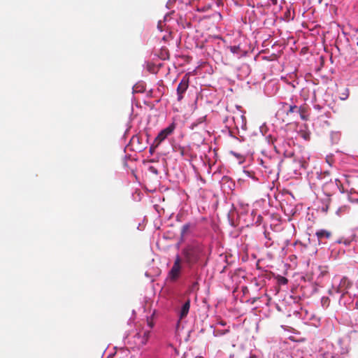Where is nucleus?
I'll list each match as a JSON object with an SVG mask.
<instances>
[{
	"label": "nucleus",
	"mask_w": 358,
	"mask_h": 358,
	"mask_svg": "<svg viewBox=\"0 0 358 358\" xmlns=\"http://www.w3.org/2000/svg\"><path fill=\"white\" fill-rule=\"evenodd\" d=\"M328 209H329V203H323V205L322 206V211L327 213L328 211Z\"/></svg>",
	"instance_id": "obj_32"
},
{
	"label": "nucleus",
	"mask_w": 358,
	"mask_h": 358,
	"mask_svg": "<svg viewBox=\"0 0 358 358\" xmlns=\"http://www.w3.org/2000/svg\"><path fill=\"white\" fill-rule=\"evenodd\" d=\"M152 147H150V152H152Z\"/></svg>",
	"instance_id": "obj_44"
},
{
	"label": "nucleus",
	"mask_w": 358,
	"mask_h": 358,
	"mask_svg": "<svg viewBox=\"0 0 358 358\" xmlns=\"http://www.w3.org/2000/svg\"><path fill=\"white\" fill-rule=\"evenodd\" d=\"M176 129V123L171 122L166 128L162 129L157 136L155 138V143L156 146H158L162 142H163L169 136H170L174 131Z\"/></svg>",
	"instance_id": "obj_7"
},
{
	"label": "nucleus",
	"mask_w": 358,
	"mask_h": 358,
	"mask_svg": "<svg viewBox=\"0 0 358 358\" xmlns=\"http://www.w3.org/2000/svg\"><path fill=\"white\" fill-rule=\"evenodd\" d=\"M133 93H143L145 91V87L143 83L136 84L133 88Z\"/></svg>",
	"instance_id": "obj_20"
},
{
	"label": "nucleus",
	"mask_w": 358,
	"mask_h": 358,
	"mask_svg": "<svg viewBox=\"0 0 358 358\" xmlns=\"http://www.w3.org/2000/svg\"><path fill=\"white\" fill-rule=\"evenodd\" d=\"M338 94L341 100H346L349 96V89L345 86H341L338 88Z\"/></svg>",
	"instance_id": "obj_16"
},
{
	"label": "nucleus",
	"mask_w": 358,
	"mask_h": 358,
	"mask_svg": "<svg viewBox=\"0 0 358 358\" xmlns=\"http://www.w3.org/2000/svg\"><path fill=\"white\" fill-rule=\"evenodd\" d=\"M193 224L190 222L185 223L181 228L180 242L182 243L185 241V236L189 232L190 228Z\"/></svg>",
	"instance_id": "obj_18"
},
{
	"label": "nucleus",
	"mask_w": 358,
	"mask_h": 358,
	"mask_svg": "<svg viewBox=\"0 0 358 358\" xmlns=\"http://www.w3.org/2000/svg\"><path fill=\"white\" fill-rule=\"evenodd\" d=\"M136 138L138 141V137L137 136L134 135L130 141H134Z\"/></svg>",
	"instance_id": "obj_40"
},
{
	"label": "nucleus",
	"mask_w": 358,
	"mask_h": 358,
	"mask_svg": "<svg viewBox=\"0 0 358 358\" xmlns=\"http://www.w3.org/2000/svg\"><path fill=\"white\" fill-rule=\"evenodd\" d=\"M169 3V2H167V3H166V7H167L168 8H169V6H168Z\"/></svg>",
	"instance_id": "obj_46"
},
{
	"label": "nucleus",
	"mask_w": 358,
	"mask_h": 358,
	"mask_svg": "<svg viewBox=\"0 0 358 358\" xmlns=\"http://www.w3.org/2000/svg\"><path fill=\"white\" fill-rule=\"evenodd\" d=\"M189 79L187 75L183 76V78L180 80L176 89L177 100L178 101H180L183 99L184 94L186 92L189 87Z\"/></svg>",
	"instance_id": "obj_8"
},
{
	"label": "nucleus",
	"mask_w": 358,
	"mask_h": 358,
	"mask_svg": "<svg viewBox=\"0 0 358 358\" xmlns=\"http://www.w3.org/2000/svg\"><path fill=\"white\" fill-rule=\"evenodd\" d=\"M263 217L260 214L257 215L256 210H252L250 214L248 215V218L245 220L246 225H260L262 222Z\"/></svg>",
	"instance_id": "obj_10"
},
{
	"label": "nucleus",
	"mask_w": 358,
	"mask_h": 358,
	"mask_svg": "<svg viewBox=\"0 0 358 358\" xmlns=\"http://www.w3.org/2000/svg\"><path fill=\"white\" fill-rule=\"evenodd\" d=\"M298 110H300L299 106H297L296 105H289V108L287 110V115L289 114H296L298 113Z\"/></svg>",
	"instance_id": "obj_22"
},
{
	"label": "nucleus",
	"mask_w": 358,
	"mask_h": 358,
	"mask_svg": "<svg viewBox=\"0 0 358 358\" xmlns=\"http://www.w3.org/2000/svg\"><path fill=\"white\" fill-rule=\"evenodd\" d=\"M310 133L309 131H303L301 134V137L305 139L306 141H308L310 139Z\"/></svg>",
	"instance_id": "obj_30"
},
{
	"label": "nucleus",
	"mask_w": 358,
	"mask_h": 358,
	"mask_svg": "<svg viewBox=\"0 0 358 358\" xmlns=\"http://www.w3.org/2000/svg\"><path fill=\"white\" fill-rule=\"evenodd\" d=\"M348 352V344L342 338H338L335 345L322 341L315 357L316 358H340Z\"/></svg>",
	"instance_id": "obj_1"
},
{
	"label": "nucleus",
	"mask_w": 358,
	"mask_h": 358,
	"mask_svg": "<svg viewBox=\"0 0 358 358\" xmlns=\"http://www.w3.org/2000/svg\"><path fill=\"white\" fill-rule=\"evenodd\" d=\"M267 129V127L265 124L259 127V131L262 136H264L265 141L267 142V143L268 145H273L275 138L271 134H266Z\"/></svg>",
	"instance_id": "obj_14"
},
{
	"label": "nucleus",
	"mask_w": 358,
	"mask_h": 358,
	"mask_svg": "<svg viewBox=\"0 0 358 358\" xmlns=\"http://www.w3.org/2000/svg\"><path fill=\"white\" fill-rule=\"evenodd\" d=\"M357 45H358V42H357Z\"/></svg>",
	"instance_id": "obj_50"
},
{
	"label": "nucleus",
	"mask_w": 358,
	"mask_h": 358,
	"mask_svg": "<svg viewBox=\"0 0 358 358\" xmlns=\"http://www.w3.org/2000/svg\"><path fill=\"white\" fill-rule=\"evenodd\" d=\"M264 236H265L266 238H268V234L266 233V231H264Z\"/></svg>",
	"instance_id": "obj_41"
},
{
	"label": "nucleus",
	"mask_w": 358,
	"mask_h": 358,
	"mask_svg": "<svg viewBox=\"0 0 358 358\" xmlns=\"http://www.w3.org/2000/svg\"><path fill=\"white\" fill-rule=\"evenodd\" d=\"M243 173L246 176L252 179L254 181H257L258 180L257 177L255 176V173L253 171L244 169Z\"/></svg>",
	"instance_id": "obj_23"
},
{
	"label": "nucleus",
	"mask_w": 358,
	"mask_h": 358,
	"mask_svg": "<svg viewBox=\"0 0 358 358\" xmlns=\"http://www.w3.org/2000/svg\"><path fill=\"white\" fill-rule=\"evenodd\" d=\"M128 131H129V129H127L126 130L125 133L124 134V137H125V136H126L127 133L128 132Z\"/></svg>",
	"instance_id": "obj_42"
},
{
	"label": "nucleus",
	"mask_w": 358,
	"mask_h": 358,
	"mask_svg": "<svg viewBox=\"0 0 358 358\" xmlns=\"http://www.w3.org/2000/svg\"><path fill=\"white\" fill-rule=\"evenodd\" d=\"M348 210V207L347 206H343L339 207L336 211V215L338 216H341L344 213H345Z\"/></svg>",
	"instance_id": "obj_25"
},
{
	"label": "nucleus",
	"mask_w": 358,
	"mask_h": 358,
	"mask_svg": "<svg viewBox=\"0 0 358 358\" xmlns=\"http://www.w3.org/2000/svg\"><path fill=\"white\" fill-rule=\"evenodd\" d=\"M190 303H191L190 299H187L182 304V306L178 311L179 320H181L187 316L189 311V308H190Z\"/></svg>",
	"instance_id": "obj_11"
},
{
	"label": "nucleus",
	"mask_w": 358,
	"mask_h": 358,
	"mask_svg": "<svg viewBox=\"0 0 358 358\" xmlns=\"http://www.w3.org/2000/svg\"><path fill=\"white\" fill-rule=\"evenodd\" d=\"M355 286H353L352 282L347 278L343 277L341 280L338 285L333 286L331 289L329 290V294L333 299L337 300V296L345 294L349 291H352Z\"/></svg>",
	"instance_id": "obj_5"
},
{
	"label": "nucleus",
	"mask_w": 358,
	"mask_h": 358,
	"mask_svg": "<svg viewBox=\"0 0 358 358\" xmlns=\"http://www.w3.org/2000/svg\"><path fill=\"white\" fill-rule=\"evenodd\" d=\"M343 238V243L346 246H349L351 245V243L352 241V240L351 238Z\"/></svg>",
	"instance_id": "obj_31"
},
{
	"label": "nucleus",
	"mask_w": 358,
	"mask_h": 358,
	"mask_svg": "<svg viewBox=\"0 0 358 358\" xmlns=\"http://www.w3.org/2000/svg\"><path fill=\"white\" fill-rule=\"evenodd\" d=\"M181 255L184 262L189 269H192L193 266L199 264L205 256V246L199 243L189 245L182 249Z\"/></svg>",
	"instance_id": "obj_2"
},
{
	"label": "nucleus",
	"mask_w": 358,
	"mask_h": 358,
	"mask_svg": "<svg viewBox=\"0 0 358 358\" xmlns=\"http://www.w3.org/2000/svg\"><path fill=\"white\" fill-rule=\"evenodd\" d=\"M330 297H331L330 296ZM331 300H334L332 298H329L328 296H323L321 299V303L323 308H327L329 306V302Z\"/></svg>",
	"instance_id": "obj_24"
},
{
	"label": "nucleus",
	"mask_w": 358,
	"mask_h": 358,
	"mask_svg": "<svg viewBox=\"0 0 358 358\" xmlns=\"http://www.w3.org/2000/svg\"><path fill=\"white\" fill-rule=\"evenodd\" d=\"M273 5H276L278 3V0H269Z\"/></svg>",
	"instance_id": "obj_39"
},
{
	"label": "nucleus",
	"mask_w": 358,
	"mask_h": 358,
	"mask_svg": "<svg viewBox=\"0 0 358 358\" xmlns=\"http://www.w3.org/2000/svg\"><path fill=\"white\" fill-rule=\"evenodd\" d=\"M194 278L195 280L191 282L188 287V292L190 293L195 292L199 289V280L200 278L196 274L194 275Z\"/></svg>",
	"instance_id": "obj_17"
},
{
	"label": "nucleus",
	"mask_w": 358,
	"mask_h": 358,
	"mask_svg": "<svg viewBox=\"0 0 358 358\" xmlns=\"http://www.w3.org/2000/svg\"><path fill=\"white\" fill-rule=\"evenodd\" d=\"M233 1L238 7H241L245 5V0H233Z\"/></svg>",
	"instance_id": "obj_29"
},
{
	"label": "nucleus",
	"mask_w": 358,
	"mask_h": 358,
	"mask_svg": "<svg viewBox=\"0 0 358 358\" xmlns=\"http://www.w3.org/2000/svg\"><path fill=\"white\" fill-rule=\"evenodd\" d=\"M293 314L295 317L301 319L304 324H307L311 317L309 315H313V313L301 308L300 310H294Z\"/></svg>",
	"instance_id": "obj_12"
},
{
	"label": "nucleus",
	"mask_w": 358,
	"mask_h": 358,
	"mask_svg": "<svg viewBox=\"0 0 358 358\" xmlns=\"http://www.w3.org/2000/svg\"><path fill=\"white\" fill-rule=\"evenodd\" d=\"M274 149L278 154H282L285 158H292L294 155L293 149L285 141H283L281 146L274 145Z\"/></svg>",
	"instance_id": "obj_9"
},
{
	"label": "nucleus",
	"mask_w": 358,
	"mask_h": 358,
	"mask_svg": "<svg viewBox=\"0 0 358 358\" xmlns=\"http://www.w3.org/2000/svg\"><path fill=\"white\" fill-rule=\"evenodd\" d=\"M206 120V116L200 117L193 122L191 124V129H194L201 124H203Z\"/></svg>",
	"instance_id": "obj_21"
},
{
	"label": "nucleus",
	"mask_w": 358,
	"mask_h": 358,
	"mask_svg": "<svg viewBox=\"0 0 358 358\" xmlns=\"http://www.w3.org/2000/svg\"><path fill=\"white\" fill-rule=\"evenodd\" d=\"M300 110H298L297 115H299L302 120H307L308 118V113L305 106H300Z\"/></svg>",
	"instance_id": "obj_19"
},
{
	"label": "nucleus",
	"mask_w": 358,
	"mask_h": 358,
	"mask_svg": "<svg viewBox=\"0 0 358 358\" xmlns=\"http://www.w3.org/2000/svg\"><path fill=\"white\" fill-rule=\"evenodd\" d=\"M229 136H231V138H236L237 139V138L233 134V132L231 131H229Z\"/></svg>",
	"instance_id": "obj_37"
},
{
	"label": "nucleus",
	"mask_w": 358,
	"mask_h": 358,
	"mask_svg": "<svg viewBox=\"0 0 358 358\" xmlns=\"http://www.w3.org/2000/svg\"><path fill=\"white\" fill-rule=\"evenodd\" d=\"M182 258L179 255H177L175 258L173 265L171 270L169 271V278L172 282H176L180 276L182 270Z\"/></svg>",
	"instance_id": "obj_6"
},
{
	"label": "nucleus",
	"mask_w": 358,
	"mask_h": 358,
	"mask_svg": "<svg viewBox=\"0 0 358 358\" xmlns=\"http://www.w3.org/2000/svg\"><path fill=\"white\" fill-rule=\"evenodd\" d=\"M315 235L317 238L319 244H321L323 243V241L331 238V233L326 229H319L316 231Z\"/></svg>",
	"instance_id": "obj_13"
},
{
	"label": "nucleus",
	"mask_w": 358,
	"mask_h": 358,
	"mask_svg": "<svg viewBox=\"0 0 358 358\" xmlns=\"http://www.w3.org/2000/svg\"><path fill=\"white\" fill-rule=\"evenodd\" d=\"M229 50L231 52L233 53L234 55H238L241 48L239 45H231L229 47Z\"/></svg>",
	"instance_id": "obj_26"
},
{
	"label": "nucleus",
	"mask_w": 358,
	"mask_h": 358,
	"mask_svg": "<svg viewBox=\"0 0 358 358\" xmlns=\"http://www.w3.org/2000/svg\"><path fill=\"white\" fill-rule=\"evenodd\" d=\"M318 178L320 180H324L322 183V191L327 197L329 198L338 190L341 193H344L345 191L340 185V180L338 179L333 180L331 178H329V173L325 172L324 174L321 173L318 176Z\"/></svg>",
	"instance_id": "obj_3"
},
{
	"label": "nucleus",
	"mask_w": 358,
	"mask_h": 358,
	"mask_svg": "<svg viewBox=\"0 0 358 358\" xmlns=\"http://www.w3.org/2000/svg\"><path fill=\"white\" fill-rule=\"evenodd\" d=\"M245 358H259V357H257V355H253V354H250L248 357H246Z\"/></svg>",
	"instance_id": "obj_36"
},
{
	"label": "nucleus",
	"mask_w": 358,
	"mask_h": 358,
	"mask_svg": "<svg viewBox=\"0 0 358 358\" xmlns=\"http://www.w3.org/2000/svg\"><path fill=\"white\" fill-rule=\"evenodd\" d=\"M343 243V238H338V239H337V240H336V241H335V243H339V244H341V243Z\"/></svg>",
	"instance_id": "obj_38"
},
{
	"label": "nucleus",
	"mask_w": 358,
	"mask_h": 358,
	"mask_svg": "<svg viewBox=\"0 0 358 358\" xmlns=\"http://www.w3.org/2000/svg\"><path fill=\"white\" fill-rule=\"evenodd\" d=\"M213 334H214L215 336H219L224 335V332L221 331V330L214 331H213Z\"/></svg>",
	"instance_id": "obj_33"
},
{
	"label": "nucleus",
	"mask_w": 358,
	"mask_h": 358,
	"mask_svg": "<svg viewBox=\"0 0 358 358\" xmlns=\"http://www.w3.org/2000/svg\"><path fill=\"white\" fill-rule=\"evenodd\" d=\"M166 16H167L166 15L164 16V20H166Z\"/></svg>",
	"instance_id": "obj_48"
},
{
	"label": "nucleus",
	"mask_w": 358,
	"mask_h": 358,
	"mask_svg": "<svg viewBox=\"0 0 358 358\" xmlns=\"http://www.w3.org/2000/svg\"><path fill=\"white\" fill-rule=\"evenodd\" d=\"M310 317V321L306 324L313 326L315 327H319L322 325V320L321 317L316 315L315 314L309 315Z\"/></svg>",
	"instance_id": "obj_15"
},
{
	"label": "nucleus",
	"mask_w": 358,
	"mask_h": 358,
	"mask_svg": "<svg viewBox=\"0 0 358 358\" xmlns=\"http://www.w3.org/2000/svg\"><path fill=\"white\" fill-rule=\"evenodd\" d=\"M282 162V160H280L279 162V165Z\"/></svg>",
	"instance_id": "obj_47"
},
{
	"label": "nucleus",
	"mask_w": 358,
	"mask_h": 358,
	"mask_svg": "<svg viewBox=\"0 0 358 358\" xmlns=\"http://www.w3.org/2000/svg\"><path fill=\"white\" fill-rule=\"evenodd\" d=\"M283 281H284V282H287V279L286 278H283Z\"/></svg>",
	"instance_id": "obj_43"
},
{
	"label": "nucleus",
	"mask_w": 358,
	"mask_h": 358,
	"mask_svg": "<svg viewBox=\"0 0 358 358\" xmlns=\"http://www.w3.org/2000/svg\"><path fill=\"white\" fill-rule=\"evenodd\" d=\"M356 201L358 203V199H356Z\"/></svg>",
	"instance_id": "obj_49"
},
{
	"label": "nucleus",
	"mask_w": 358,
	"mask_h": 358,
	"mask_svg": "<svg viewBox=\"0 0 358 358\" xmlns=\"http://www.w3.org/2000/svg\"><path fill=\"white\" fill-rule=\"evenodd\" d=\"M220 324H221V325H222V326H224L225 324H224V323H223V322H221V323H220Z\"/></svg>",
	"instance_id": "obj_45"
},
{
	"label": "nucleus",
	"mask_w": 358,
	"mask_h": 358,
	"mask_svg": "<svg viewBox=\"0 0 358 358\" xmlns=\"http://www.w3.org/2000/svg\"><path fill=\"white\" fill-rule=\"evenodd\" d=\"M148 335H149L148 332H145V331L143 333V338L141 340V344L142 345H145L147 343L148 339Z\"/></svg>",
	"instance_id": "obj_27"
},
{
	"label": "nucleus",
	"mask_w": 358,
	"mask_h": 358,
	"mask_svg": "<svg viewBox=\"0 0 358 358\" xmlns=\"http://www.w3.org/2000/svg\"><path fill=\"white\" fill-rule=\"evenodd\" d=\"M241 127L243 130H246V119H245V116L242 115L241 116Z\"/></svg>",
	"instance_id": "obj_28"
},
{
	"label": "nucleus",
	"mask_w": 358,
	"mask_h": 358,
	"mask_svg": "<svg viewBox=\"0 0 358 358\" xmlns=\"http://www.w3.org/2000/svg\"><path fill=\"white\" fill-rule=\"evenodd\" d=\"M313 107L315 109H316L317 110H320L322 108V107L319 104H315V105H314Z\"/></svg>",
	"instance_id": "obj_35"
},
{
	"label": "nucleus",
	"mask_w": 358,
	"mask_h": 358,
	"mask_svg": "<svg viewBox=\"0 0 358 358\" xmlns=\"http://www.w3.org/2000/svg\"><path fill=\"white\" fill-rule=\"evenodd\" d=\"M336 301L340 306H343L348 310L358 309V287L338 296Z\"/></svg>",
	"instance_id": "obj_4"
},
{
	"label": "nucleus",
	"mask_w": 358,
	"mask_h": 358,
	"mask_svg": "<svg viewBox=\"0 0 358 358\" xmlns=\"http://www.w3.org/2000/svg\"><path fill=\"white\" fill-rule=\"evenodd\" d=\"M149 170H150V171L151 173H154V174H155V175H157V174H158V171H157V169L155 167H154V166H150Z\"/></svg>",
	"instance_id": "obj_34"
}]
</instances>
